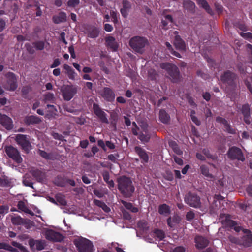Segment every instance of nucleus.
<instances>
[{
    "label": "nucleus",
    "instance_id": "9",
    "mask_svg": "<svg viewBox=\"0 0 252 252\" xmlns=\"http://www.w3.org/2000/svg\"><path fill=\"white\" fill-rule=\"evenodd\" d=\"M4 149L5 153L9 157L13 159L17 163H19L22 162L23 159L17 149L12 146H6Z\"/></svg>",
    "mask_w": 252,
    "mask_h": 252
},
{
    "label": "nucleus",
    "instance_id": "34",
    "mask_svg": "<svg viewBox=\"0 0 252 252\" xmlns=\"http://www.w3.org/2000/svg\"><path fill=\"white\" fill-rule=\"evenodd\" d=\"M158 212L160 214L166 216L170 214V208L167 205L163 204L159 206Z\"/></svg>",
    "mask_w": 252,
    "mask_h": 252
},
{
    "label": "nucleus",
    "instance_id": "6",
    "mask_svg": "<svg viewBox=\"0 0 252 252\" xmlns=\"http://www.w3.org/2000/svg\"><path fill=\"white\" fill-rule=\"evenodd\" d=\"M6 82L4 85V88L10 91H14L18 87L17 79L16 75L11 72L5 74Z\"/></svg>",
    "mask_w": 252,
    "mask_h": 252
},
{
    "label": "nucleus",
    "instance_id": "59",
    "mask_svg": "<svg viewBox=\"0 0 252 252\" xmlns=\"http://www.w3.org/2000/svg\"><path fill=\"white\" fill-rule=\"evenodd\" d=\"M246 48L248 53L250 54V58L251 60L250 61L251 63H252V45L250 44H247L246 45Z\"/></svg>",
    "mask_w": 252,
    "mask_h": 252
},
{
    "label": "nucleus",
    "instance_id": "15",
    "mask_svg": "<svg viewBox=\"0 0 252 252\" xmlns=\"http://www.w3.org/2000/svg\"><path fill=\"white\" fill-rule=\"evenodd\" d=\"M101 96L108 102H113L115 98L114 91L109 87H104L101 92Z\"/></svg>",
    "mask_w": 252,
    "mask_h": 252
},
{
    "label": "nucleus",
    "instance_id": "8",
    "mask_svg": "<svg viewBox=\"0 0 252 252\" xmlns=\"http://www.w3.org/2000/svg\"><path fill=\"white\" fill-rule=\"evenodd\" d=\"M15 141L26 153H28L32 149L31 144L25 135L22 134L17 135L15 137Z\"/></svg>",
    "mask_w": 252,
    "mask_h": 252
},
{
    "label": "nucleus",
    "instance_id": "16",
    "mask_svg": "<svg viewBox=\"0 0 252 252\" xmlns=\"http://www.w3.org/2000/svg\"><path fill=\"white\" fill-rule=\"evenodd\" d=\"M220 219L224 225L234 227V229L236 232H239L241 230V228L238 226H236L235 222L230 220L229 216L227 215L221 214L220 216Z\"/></svg>",
    "mask_w": 252,
    "mask_h": 252
},
{
    "label": "nucleus",
    "instance_id": "35",
    "mask_svg": "<svg viewBox=\"0 0 252 252\" xmlns=\"http://www.w3.org/2000/svg\"><path fill=\"white\" fill-rule=\"evenodd\" d=\"M99 31L96 27H93L88 32V36L92 38H95L98 36Z\"/></svg>",
    "mask_w": 252,
    "mask_h": 252
},
{
    "label": "nucleus",
    "instance_id": "7",
    "mask_svg": "<svg viewBox=\"0 0 252 252\" xmlns=\"http://www.w3.org/2000/svg\"><path fill=\"white\" fill-rule=\"evenodd\" d=\"M62 96L66 101L71 100L77 93V88L72 85H66L61 89Z\"/></svg>",
    "mask_w": 252,
    "mask_h": 252
},
{
    "label": "nucleus",
    "instance_id": "56",
    "mask_svg": "<svg viewBox=\"0 0 252 252\" xmlns=\"http://www.w3.org/2000/svg\"><path fill=\"white\" fill-rule=\"evenodd\" d=\"M23 183L24 185L26 186L32 187V183L31 181H29L27 179V175L24 177V179L23 181Z\"/></svg>",
    "mask_w": 252,
    "mask_h": 252
},
{
    "label": "nucleus",
    "instance_id": "52",
    "mask_svg": "<svg viewBox=\"0 0 252 252\" xmlns=\"http://www.w3.org/2000/svg\"><path fill=\"white\" fill-rule=\"evenodd\" d=\"M12 222L16 225L20 224L23 222L22 219L19 216L13 217L11 219Z\"/></svg>",
    "mask_w": 252,
    "mask_h": 252
},
{
    "label": "nucleus",
    "instance_id": "50",
    "mask_svg": "<svg viewBox=\"0 0 252 252\" xmlns=\"http://www.w3.org/2000/svg\"><path fill=\"white\" fill-rule=\"evenodd\" d=\"M155 236L159 240H162L164 237V232L160 230H156L154 232Z\"/></svg>",
    "mask_w": 252,
    "mask_h": 252
},
{
    "label": "nucleus",
    "instance_id": "51",
    "mask_svg": "<svg viewBox=\"0 0 252 252\" xmlns=\"http://www.w3.org/2000/svg\"><path fill=\"white\" fill-rule=\"evenodd\" d=\"M110 16L112 18V20L114 24L118 23V13L115 11H110Z\"/></svg>",
    "mask_w": 252,
    "mask_h": 252
},
{
    "label": "nucleus",
    "instance_id": "45",
    "mask_svg": "<svg viewBox=\"0 0 252 252\" xmlns=\"http://www.w3.org/2000/svg\"><path fill=\"white\" fill-rule=\"evenodd\" d=\"M201 171L202 173L206 177L210 178H213V176L209 173L208 168L206 166L204 165L201 166Z\"/></svg>",
    "mask_w": 252,
    "mask_h": 252
},
{
    "label": "nucleus",
    "instance_id": "58",
    "mask_svg": "<svg viewBox=\"0 0 252 252\" xmlns=\"http://www.w3.org/2000/svg\"><path fill=\"white\" fill-rule=\"evenodd\" d=\"M6 26V22L3 19H0V32H2Z\"/></svg>",
    "mask_w": 252,
    "mask_h": 252
},
{
    "label": "nucleus",
    "instance_id": "13",
    "mask_svg": "<svg viewBox=\"0 0 252 252\" xmlns=\"http://www.w3.org/2000/svg\"><path fill=\"white\" fill-rule=\"evenodd\" d=\"M185 201L192 207L197 208L200 206V198L195 194L188 193L185 198Z\"/></svg>",
    "mask_w": 252,
    "mask_h": 252
},
{
    "label": "nucleus",
    "instance_id": "29",
    "mask_svg": "<svg viewBox=\"0 0 252 252\" xmlns=\"http://www.w3.org/2000/svg\"><path fill=\"white\" fill-rule=\"evenodd\" d=\"M63 68L65 70L66 74L67 75L68 78L71 80H74L76 75L74 70L67 64L63 65Z\"/></svg>",
    "mask_w": 252,
    "mask_h": 252
},
{
    "label": "nucleus",
    "instance_id": "28",
    "mask_svg": "<svg viewBox=\"0 0 252 252\" xmlns=\"http://www.w3.org/2000/svg\"><path fill=\"white\" fill-rule=\"evenodd\" d=\"M12 120L5 114L0 113V123L2 126H13Z\"/></svg>",
    "mask_w": 252,
    "mask_h": 252
},
{
    "label": "nucleus",
    "instance_id": "62",
    "mask_svg": "<svg viewBox=\"0 0 252 252\" xmlns=\"http://www.w3.org/2000/svg\"><path fill=\"white\" fill-rule=\"evenodd\" d=\"M194 217V214L193 212L190 211L187 213L186 218L188 220H190Z\"/></svg>",
    "mask_w": 252,
    "mask_h": 252
},
{
    "label": "nucleus",
    "instance_id": "32",
    "mask_svg": "<svg viewBox=\"0 0 252 252\" xmlns=\"http://www.w3.org/2000/svg\"><path fill=\"white\" fill-rule=\"evenodd\" d=\"M32 176L39 182H42L45 179V174L41 171L33 170L31 171Z\"/></svg>",
    "mask_w": 252,
    "mask_h": 252
},
{
    "label": "nucleus",
    "instance_id": "43",
    "mask_svg": "<svg viewBox=\"0 0 252 252\" xmlns=\"http://www.w3.org/2000/svg\"><path fill=\"white\" fill-rule=\"evenodd\" d=\"M137 225L138 228L143 231L146 230L149 228L148 223L144 220L139 221Z\"/></svg>",
    "mask_w": 252,
    "mask_h": 252
},
{
    "label": "nucleus",
    "instance_id": "30",
    "mask_svg": "<svg viewBox=\"0 0 252 252\" xmlns=\"http://www.w3.org/2000/svg\"><path fill=\"white\" fill-rule=\"evenodd\" d=\"M135 152L140 157L143 162H147L148 161V156L146 152L140 147H136L135 148Z\"/></svg>",
    "mask_w": 252,
    "mask_h": 252
},
{
    "label": "nucleus",
    "instance_id": "40",
    "mask_svg": "<svg viewBox=\"0 0 252 252\" xmlns=\"http://www.w3.org/2000/svg\"><path fill=\"white\" fill-rule=\"evenodd\" d=\"M18 206L19 209L26 213L32 214L31 211L27 208L25 203L23 201H19L18 204Z\"/></svg>",
    "mask_w": 252,
    "mask_h": 252
},
{
    "label": "nucleus",
    "instance_id": "54",
    "mask_svg": "<svg viewBox=\"0 0 252 252\" xmlns=\"http://www.w3.org/2000/svg\"><path fill=\"white\" fill-rule=\"evenodd\" d=\"M61 64V61L60 60V59L59 58H56L55 59L52 64L50 65V68H56L58 66H59Z\"/></svg>",
    "mask_w": 252,
    "mask_h": 252
},
{
    "label": "nucleus",
    "instance_id": "3",
    "mask_svg": "<svg viewBox=\"0 0 252 252\" xmlns=\"http://www.w3.org/2000/svg\"><path fill=\"white\" fill-rule=\"evenodd\" d=\"M148 44L147 39L139 36H134L129 40V45L133 51L137 53L143 54L145 47Z\"/></svg>",
    "mask_w": 252,
    "mask_h": 252
},
{
    "label": "nucleus",
    "instance_id": "63",
    "mask_svg": "<svg viewBox=\"0 0 252 252\" xmlns=\"http://www.w3.org/2000/svg\"><path fill=\"white\" fill-rule=\"evenodd\" d=\"M203 98L206 100L207 101H209L211 98V94L209 92L204 93L202 94Z\"/></svg>",
    "mask_w": 252,
    "mask_h": 252
},
{
    "label": "nucleus",
    "instance_id": "26",
    "mask_svg": "<svg viewBox=\"0 0 252 252\" xmlns=\"http://www.w3.org/2000/svg\"><path fill=\"white\" fill-rule=\"evenodd\" d=\"M181 220V218L177 215H174L167 220V224L171 228H174Z\"/></svg>",
    "mask_w": 252,
    "mask_h": 252
},
{
    "label": "nucleus",
    "instance_id": "10",
    "mask_svg": "<svg viewBox=\"0 0 252 252\" xmlns=\"http://www.w3.org/2000/svg\"><path fill=\"white\" fill-rule=\"evenodd\" d=\"M147 127H134L132 129L133 133L138 135V138L143 142H147L150 139V135L148 134Z\"/></svg>",
    "mask_w": 252,
    "mask_h": 252
},
{
    "label": "nucleus",
    "instance_id": "33",
    "mask_svg": "<svg viewBox=\"0 0 252 252\" xmlns=\"http://www.w3.org/2000/svg\"><path fill=\"white\" fill-rule=\"evenodd\" d=\"M183 7L188 11H193L195 7V3L190 0H184L183 2Z\"/></svg>",
    "mask_w": 252,
    "mask_h": 252
},
{
    "label": "nucleus",
    "instance_id": "46",
    "mask_svg": "<svg viewBox=\"0 0 252 252\" xmlns=\"http://www.w3.org/2000/svg\"><path fill=\"white\" fill-rule=\"evenodd\" d=\"M25 47L29 54H33L35 53V48L33 45L29 43H27L25 44Z\"/></svg>",
    "mask_w": 252,
    "mask_h": 252
},
{
    "label": "nucleus",
    "instance_id": "39",
    "mask_svg": "<svg viewBox=\"0 0 252 252\" xmlns=\"http://www.w3.org/2000/svg\"><path fill=\"white\" fill-rule=\"evenodd\" d=\"M122 203L126 209L130 210L132 212L135 213L138 212V208L133 206L131 203H127L124 201H122Z\"/></svg>",
    "mask_w": 252,
    "mask_h": 252
},
{
    "label": "nucleus",
    "instance_id": "19",
    "mask_svg": "<svg viewBox=\"0 0 252 252\" xmlns=\"http://www.w3.org/2000/svg\"><path fill=\"white\" fill-rule=\"evenodd\" d=\"M106 45L110 48L112 51H116L119 47L118 43L116 41L115 38L112 36H109L105 39Z\"/></svg>",
    "mask_w": 252,
    "mask_h": 252
},
{
    "label": "nucleus",
    "instance_id": "47",
    "mask_svg": "<svg viewBox=\"0 0 252 252\" xmlns=\"http://www.w3.org/2000/svg\"><path fill=\"white\" fill-rule=\"evenodd\" d=\"M80 3V0H69L67 2L68 7L75 8Z\"/></svg>",
    "mask_w": 252,
    "mask_h": 252
},
{
    "label": "nucleus",
    "instance_id": "23",
    "mask_svg": "<svg viewBox=\"0 0 252 252\" xmlns=\"http://www.w3.org/2000/svg\"><path fill=\"white\" fill-rule=\"evenodd\" d=\"M24 121L25 124L30 125L39 124L41 122V119L37 116L31 115L25 117Z\"/></svg>",
    "mask_w": 252,
    "mask_h": 252
},
{
    "label": "nucleus",
    "instance_id": "17",
    "mask_svg": "<svg viewBox=\"0 0 252 252\" xmlns=\"http://www.w3.org/2000/svg\"><path fill=\"white\" fill-rule=\"evenodd\" d=\"M179 32L175 31L174 34L175 35L174 44L176 48L180 51H185L186 44L185 41L181 38V36L178 35Z\"/></svg>",
    "mask_w": 252,
    "mask_h": 252
},
{
    "label": "nucleus",
    "instance_id": "11",
    "mask_svg": "<svg viewBox=\"0 0 252 252\" xmlns=\"http://www.w3.org/2000/svg\"><path fill=\"white\" fill-rule=\"evenodd\" d=\"M43 234L46 238L50 241L61 242L63 239V237L61 234L51 229H44Z\"/></svg>",
    "mask_w": 252,
    "mask_h": 252
},
{
    "label": "nucleus",
    "instance_id": "41",
    "mask_svg": "<svg viewBox=\"0 0 252 252\" xmlns=\"http://www.w3.org/2000/svg\"><path fill=\"white\" fill-rule=\"evenodd\" d=\"M195 111L194 110H191L190 111V117L192 121L197 126H199L200 125V120L196 117L195 116Z\"/></svg>",
    "mask_w": 252,
    "mask_h": 252
},
{
    "label": "nucleus",
    "instance_id": "64",
    "mask_svg": "<svg viewBox=\"0 0 252 252\" xmlns=\"http://www.w3.org/2000/svg\"><path fill=\"white\" fill-rule=\"evenodd\" d=\"M173 252H185V249L183 247H177L173 250Z\"/></svg>",
    "mask_w": 252,
    "mask_h": 252
},
{
    "label": "nucleus",
    "instance_id": "2",
    "mask_svg": "<svg viewBox=\"0 0 252 252\" xmlns=\"http://www.w3.org/2000/svg\"><path fill=\"white\" fill-rule=\"evenodd\" d=\"M118 189L121 193L126 197L131 195L134 191V187L132 185L131 180L125 176L118 179Z\"/></svg>",
    "mask_w": 252,
    "mask_h": 252
},
{
    "label": "nucleus",
    "instance_id": "18",
    "mask_svg": "<svg viewBox=\"0 0 252 252\" xmlns=\"http://www.w3.org/2000/svg\"><path fill=\"white\" fill-rule=\"evenodd\" d=\"M241 111L244 116V120L245 123L247 125L250 124V116L251 113L252 114V108L251 110L250 105L248 104H245L242 105Z\"/></svg>",
    "mask_w": 252,
    "mask_h": 252
},
{
    "label": "nucleus",
    "instance_id": "49",
    "mask_svg": "<svg viewBox=\"0 0 252 252\" xmlns=\"http://www.w3.org/2000/svg\"><path fill=\"white\" fill-rule=\"evenodd\" d=\"M12 245L13 246L18 248L20 250H21V251L22 252H29L25 248V247H24L21 244H20L17 242L13 241L12 242Z\"/></svg>",
    "mask_w": 252,
    "mask_h": 252
},
{
    "label": "nucleus",
    "instance_id": "5",
    "mask_svg": "<svg viewBox=\"0 0 252 252\" xmlns=\"http://www.w3.org/2000/svg\"><path fill=\"white\" fill-rule=\"evenodd\" d=\"M74 244L79 252H93V245L89 240L80 237L74 240Z\"/></svg>",
    "mask_w": 252,
    "mask_h": 252
},
{
    "label": "nucleus",
    "instance_id": "4",
    "mask_svg": "<svg viewBox=\"0 0 252 252\" xmlns=\"http://www.w3.org/2000/svg\"><path fill=\"white\" fill-rule=\"evenodd\" d=\"M237 75L230 71H224L220 76V79L222 83L226 87L234 90L237 87Z\"/></svg>",
    "mask_w": 252,
    "mask_h": 252
},
{
    "label": "nucleus",
    "instance_id": "20",
    "mask_svg": "<svg viewBox=\"0 0 252 252\" xmlns=\"http://www.w3.org/2000/svg\"><path fill=\"white\" fill-rule=\"evenodd\" d=\"M194 241L196 247L199 249L205 248L208 244V240L200 236H197L194 239Z\"/></svg>",
    "mask_w": 252,
    "mask_h": 252
},
{
    "label": "nucleus",
    "instance_id": "24",
    "mask_svg": "<svg viewBox=\"0 0 252 252\" xmlns=\"http://www.w3.org/2000/svg\"><path fill=\"white\" fill-rule=\"evenodd\" d=\"M67 16L64 12H60L58 15L53 17V21L55 24H59L66 21Z\"/></svg>",
    "mask_w": 252,
    "mask_h": 252
},
{
    "label": "nucleus",
    "instance_id": "60",
    "mask_svg": "<svg viewBox=\"0 0 252 252\" xmlns=\"http://www.w3.org/2000/svg\"><path fill=\"white\" fill-rule=\"evenodd\" d=\"M104 29L108 32H111L113 30V26L109 24H105L104 25Z\"/></svg>",
    "mask_w": 252,
    "mask_h": 252
},
{
    "label": "nucleus",
    "instance_id": "12",
    "mask_svg": "<svg viewBox=\"0 0 252 252\" xmlns=\"http://www.w3.org/2000/svg\"><path fill=\"white\" fill-rule=\"evenodd\" d=\"M93 109L94 114L102 123L106 124H109V121L107 117L106 113L102 110L98 104L96 103H94Z\"/></svg>",
    "mask_w": 252,
    "mask_h": 252
},
{
    "label": "nucleus",
    "instance_id": "48",
    "mask_svg": "<svg viewBox=\"0 0 252 252\" xmlns=\"http://www.w3.org/2000/svg\"><path fill=\"white\" fill-rule=\"evenodd\" d=\"M216 121L217 123L223 125L224 126H230L228 124L227 121L221 117L218 116L216 118Z\"/></svg>",
    "mask_w": 252,
    "mask_h": 252
},
{
    "label": "nucleus",
    "instance_id": "25",
    "mask_svg": "<svg viewBox=\"0 0 252 252\" xmlns=\"http://www.w3.org/2000/svg\"><path fill=\"white\" fill-rule=\"evenodd\" d=\"M196 2L200 7L203 8L208 14L212 15L214 12L211 8L208 3L206 0H196Z\"/></svg>",
    "mask_w": 252,
    "mask_h": 252
},
{
    "label": "nucleus",
    "instance_id": "22",
    "mask_svg": "<svg viewBox=\"0 0 252 252\" xmlns=\"http://www.w3.org/2000/svg\"><path fill=\"white\" fill-rule=\"evenodd\" d=\"M123 7L120 9V12L122 16L126 18L128 15V11L131 8V4L127 0H123Z\"/></svg>",
    "mask_w": 252,
    "mask_h": 252
},
{
    "label": "nucleus",
    "instance_id": "27",
    "mask_svg": "<svg viewBox=\"0 0 252 252\" xmlns=\"http://www.w3.org/2000/svg\"><path fill=\"white\" fill-rule=\"evenodd\" d=\"M159 120L164 124H168L170 121L169 115L164 109H161L159 112Z\"/></svg>",
    "mask_w": 252,
    "mask_h": 252
},
{
    "label": "nucleus",
    "instance_id": "55",
    "mask_svg": "<svg viewBox=\"0 0 252 252\" xmlns=\"http://www.w3.org/2000/svg\"><path fill=\"white\" fill-rule=\"evenodd\" d=\"M148 73V76L151 80H154L156 79L157 73L155 70H150Z\"/></svg>",
    "mask_w": 252,
    "mask_h": 252
},
{
    "label": "nucleus",
    "instance_id": "36",
    "mask_svg": "<svg viewBox=\"0 0 252 252\" xmlns=\"http://www.w3.org/2000/svg\"><path fill=\"white\" fill-rule=\"evenodd\" d=\"M108 192V189L106 188L101 189L100 190L94 189V194L99 198L103 197L105 195L107 194Z\"/></svg>",
    "mask_w": 252,
    "mask_h": 252
},
{
    "label": "nucleus",
    "instance_id": "61",
    "mask_svg": "<svg viewBox=\"0 0 252 252\" xmlns=\"http://www.w3.org/2000/svg\"><path fill=\"white\" fill-rule=\"evenodd\" d=\"M242 36L247 39H252V33L251 32L242 33Z\"/></svg>",
    "mask_w": 252,
    "mask_h": 252
},
{
    "label": "nucleus",
    "instance_id": "42",
    "mask_svg": "<svg viewBox=\"0 0 252 252\" xmlns=\"http://www.w3.org/2000/svg\"><path fill=\"white\" fill-rule=\"evenodd\" d=\"M169 144L172 147L173 150H174L175 153H176L177 154L179 155L182 154V151L180 150V149L179 148V147L175 142H170Z\"/></svg>",
    "mask_w": 252,
    "mask_h": 252
},
{
    "label": "nucleus",
    "instance_id": "57",
    "mask_svg": "<svg viewBox=\"0 0 252 252\" xmlns=\"http://www.w3.org/2000/svg\"><path fill=\"white\" fill-rule=\"evenodd\" d=\"M38 153L41 157H42L46 159L50 158V155L48 153L45 152V151H43L42 150H39Z\"/></svg>",
    "mask_w": 252,
    "mask_h": 252
},
{
    "label": "nucleus",
    "instance_id": "31",
    "mask_svg": "<svg viewBox=\"0 0 252 252\" xmlns=\"http://www.w3.org/2000/svg\"><path fill=\"white\" fill-rule=\"evenodd\" d=\"M110 121L112 126H116L119 118V112L117 110H112L110 112Z\"/></svg>",
    "mask_w": 252,
    "mask_h": 252
},
{
    "label": "nucleus",
    "instance_id": "37",
    "mask_svg": "<svg viewBox=\"0 0 252 252\" xmlns=\"http://www.w3.org/2000/svg\"><path fill=\"white\" fill-rule=\"evenodd\" d=\"M32 45L37 50H43L45 47V42L43 40H37L32 42Z\"/></svg>",
    "mask_w": 252,
    "mask_h": 252
},
{
    "label": "nucleus",
    "instance_id": "38",
    "mask_svg": "<svg viewBox=\"0 0 252 252\" xmlns=\"http://www.w3.org/2000/svg\"><path fill=\"white\" fill-rule=\"evenodd\" d=\"M56 199L57 204L64 206L66 204V202L64 199V197L61 194H58L56 196Z\"/></svg>",
    "mask_w": 252,
    "mask_h": 252
},
{
    "label": "nucleus",
    "instance_id": "44",
    "mask_svg": "<svg viewBox=\"0 0 252 252\" xmlns=\"http://www.w3.org/2000/svg\"><path fill=\"white\" fill-rule=\"evenodd\" d=\"M0 249H3L9 251H11L12 252H16V250L15 249L13 248L10 245L5 243H0Z\"/></svg>",
    "mask_w": 252,
    "mask_h": 252
},
{
    "label": "nucleus",
    "instance_id": "21",
    "mask_svg": "<svg viewBox=\"0 0 252 252\" xmlns=\"http://www.w3.org/2000/svg\"><path fill=\"white\" fill-rule=\"evenodd\" d=\"M29 244L32 250H41L44 248V243L39 240L30 239L29 241Z\"/></svg>",
    "mask_w": 252,
    "mask_h": 252
},
{
    "label": "nucleus",
    "instance_id": "14",
    "mask_svg": "<svg viewBox=\"0 0 252 252\" xmlns=\"http://www.w3.org/2000/svg\"><path fill=\"white\" fill-rule=\"evenodd\" d=\"M228 156L231 159H237L242 161L245 160V158L241 150L235 147L230 149L228 153Z\"/></svg>",
    "mask_w": 252,
    "mask_h": 252
},
{
    "label": "nucleus",
    "instance_id": "1",
    "mask_svg": "<svg viewBox=\"0 0 252 252\" xmlns=\"http://www.w3.org/2000/svg\"><path fill=\"white\" fill-rule=\"evenodd\" d=\"M160 67L165 70L168 78L173 83H178L181 81L182 76L178 67L174 64L165 62L160 64Z\"/></svg>",
    "mask_w": 252,
    "mask_h": 252
},
{
    "label": "nucleus",
    "instance_id": "53",
    "mask_svg": "<svg viewBox=\"0 0 252 252\" xmlns=\"http://www.w3.org/2000/svg\"><path fill=\"white\" fill-rule=\"evenodd\" d=\"M54 99V95L53 93L48 92L44 96V99L46 101H51Z\"/></svg>",
    "mask_w": 252,
    "mask_h": 252
}]
</instances>
